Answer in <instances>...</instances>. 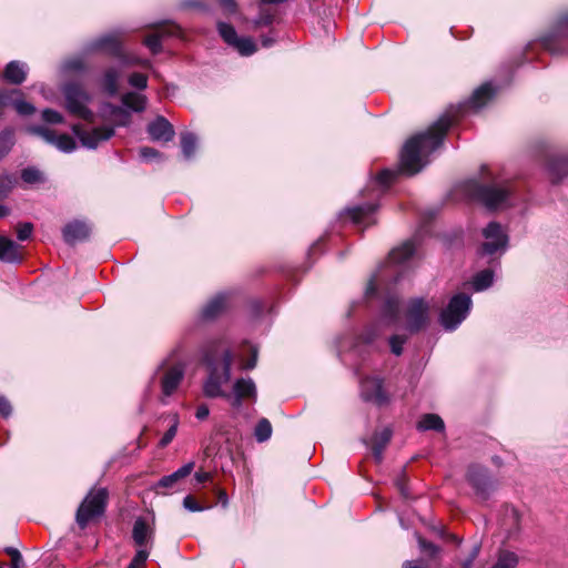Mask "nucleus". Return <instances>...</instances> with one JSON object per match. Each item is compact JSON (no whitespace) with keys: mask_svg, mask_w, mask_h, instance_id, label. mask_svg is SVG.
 Wrapping results in <instances>:
<instances>
[{"mask_svg":"<svg viewBox=\"0 0 568 568\" xmlns=\"http://www.w3.org/2000/svg\"><path fill=\"white\" fill-rule=\"evenodd\" d=\"M272 425L267 418H262L255 426L254 436L258 443L268 440L272 436Z\"/></svg>","mask_w":568,"mask_h":568,"instance_id":"obj_39","label":"nucleus"},{"mask_svg":"<svg viewBox=\"0 0 568 568\" xmlns=\"http://www.w3.org/2000/svg\"><path fill=\"white\" fill-rule=\"evenodd\" d=\"M14 145L13 129H4L0 132V161L11 151Z\"/></svg>","mask_w":568,"mask_h":568,"instance_id":"obj_38","label":"nucleus"},{"mask_svg":"<svg viewBox=\"0 0 568 568\" xmlns=\"http://www.w3.org/2000/svg\"><path fill=\"white\" fill-rule=\"evenodd\" d=\"M21 179L26 184L34 185L45 182L43 172L34 166H28L21 171Z\"/></svg>","mask_w":568,"mask_h":568,"instance_id":"obj_37","label":"nucleus"},{"mask_svg":"<svg viewBox=\"0 0 568 568\" xmlns=\"http://www.w3.org/2000/svg\"><path fill=\"white\" fill-rule=\"evenodd\" d=\"M273 22V14L267 10L261 9L260 14L253 20V27L255 29L261 27L270 26Z\"/></svg>","mask_w":568,"mask_h":568,"instance_id":"obj_48","label":"nucleus"},{"mask_svg":"<svg viewBox=\"0 0 568 568\" xmlns=\"http://www.w3.org/2000/svg\"><path fill=\"white\" fill-rule=\"evenodd\" d=\"M33 231V225L31 223H22L17 227V237L20 241L28 240Z\"/></svg>","mask_w":568,"mask_h":568,"instance_id":"obj_52","label":"nucleus"},{"mask_svg":"<svg viewBox=\"0 0 568 568\" xmlns=\"http://www.w3.org/2000/svg\"><path fill=\"white\" fill-rule=\"evenodd\" d=\"M548 171L556 181L568 176V156L552 155L548 159Z\"/></svg>","mask_w":568,"mask_h":568,"instance_id":"obj_27","label":"nucleus"},{"mask_svg":"<svg viewBox=\"0 0 568 568\" xmlns=\"http://www.w3.org/2000/svg\"><path fill=\"white\" fill-rule=\"evenodd\" d=\"M106 499L108 491L105 488L90 491L78 508L75 517L78 525L84 528L92 518L102 515L105 509Z\"/></svg>","mask_w":568,"mask_h":568,"instance_id":"obj_8","label":"nucleus"},{"mask_svg":"<svg viewBox=\"0 0 568 568\" xmlns=\"http://www.w3.org/2000/svg\"><path fill=\"white\" fill-rule=\"evenodd\" d=\"M139 155L142 160L148 162L162 159V154L158 150L150 146L140 148Z\"/></svg>","mask_w":568,"mask_h":568,"instance_id":"obj_49","label":"nucleus"},{"mask_svg":"<svg viewBox=\"0 0 568 568\" xmlns=\"http://www.w3.org/2000/svg\"><path fill=\"white\" fill-rule=\"evenodd\" d=\"M129 83L133 88L144 90L148 87V77L140 72H134L129 77Z\"/></svg>","mask_w":568,"mask_h":568,"instance_id":"obj_47","label":"nucleus"},{"mask_svg":"<svg viewBox=\"0 0 568 568\" xmlns=\"http://www.w3.org/2000/svg\"><path fill=\"white\" fill-rule=\"evenodd\" d=\"M102 111L112 118L119 119L118 125H126L130 121V113L122 106L105 103Z\"/></svg>","mask_w":568,"mask_h":568,"instance_id":"obj_35","label":"nucleus"},{"mask_svg":"<svg viewBox=\"0 0 568 568\" xmlns=\"http://www.w3.org/2000/svg\"><path fill=\"white\" fill-rule=\"evenodd\" d=\"M418 546L420 550L427 554L430 558H435L440 554V547L434 542L427 541L426 539L418 537Z\"/></svg>","mask_w":568,"mask_h":568,"instance_id":"obj_43","label":"nucleus"},{"mask_svg":"<svg viewBox=\"0 0 568 568\" xmlns=\"http://www.w3.org/2000/svg\"><path fill=\"white\" fill-rule=\"evenodd\" d=\"M132 539L138 549H150L153 546L154 529L143 518H138L132 528Z\"/></svg>","mask_w":568,"mask_h":568,"instance_id":"obj_18","label":"nucleus"},{"mask_svg":"<svg viewBox=\"0 0 568 568\" xmlns=\"http://www.w3.org/2000/svg\"><path fill=\"white\" fill-rule=\"evenodd\" d=\"M484 242L478 251L481 256L494 257L503 255L508 246V235L497 222H490L483 230Z\"/></svg>","mask_w":568,"mask_h":568,"instance_id":"obj_7","label":"nucleus"},{"mask_svg":"<svg viewBox=\"0 0 568 568\" xmlns=\"http://www.w3.org/2000/svg\"><path fill=\"white\" fill-rule=\"evenodd\" d=\"M181 32L180 27L173 23L162 24L156 28L153 34L148 36L143 43L150 49L153 54L162 51V39L166 37H175Z\"/></svg>","mask_w":568,"mask_h":568,"instance_id":"obj_19","label":"nucleus"},{"mask_svg":"<svg viewBox=\"0 0 568 568\" xmlns=\"http://www.w3.org/2000/svg\"><path fill=\"white\" fill-rule=\"evenodd\" d=\"M467 480L475 489L476 496L481 500H487L496 487V483L490 477L488 470L478 465H473L468 468Z\"/></svg>","mask_w":568,"mask_h":568,"instance_id":"obj_12","label":"nucleus"},{"mask_svg":"<svg viewBox=\"0 0 568 568\" xmlns=\"http://www.w3.org/2000/svg\"><path fill=\"white\" fill-rule=\"evenodd\" d=\"M219 3L229 14H233L237 11V3L235 0H219Z\"/></svg>","mask_w":568,"mask_h":568,"instance_id":"obj_56","label":"nucleus"},{"mask_svg":"<svg viewBox=\"0 0 568 568\" xmlns=\"http://www.w3.org/2000/svg\"><path fill=\"white\" fill-rule=\"evenodd\" d=\"M21 245L14 241L0 236V261L9 264H19L22 262Z\"/></svg>","mask_w":568,"mask_h":568,"instance_id":"obj_22","label":"nucleus"},{"mask_svg":"<svg viewBox=\"0 0 568 568\" xmlns=\"http://www.w3.org/2000/svg\"><path fill=\"white\" fill-rule=\"evenodd\" d=\"M17 179L12 174L0 175V199L6 197L14 187Z\"/></svg>","mask_w":568,"mask_h":568,"instance_id":"obj_42","label":"nucleus"},{"mask_svg":"<svg viewBox=\"0 0 568 568\" xmlns=\"http://www.w3.org/2000/svg\"><path fill=\"white\" fill-rule=\"evenodd\" d=\"M501 528L508 539L516 537L520 530V515L514 507H506L501 520Z\"/></svg>","mask_w":568,"mask_h":568,"instance_id":"obj_23","label":"nucleus"},{"mask_svg":"<svg viewBox=\"0 0 568 568\" xmlns=\"http://www.w3.org/2000/svg\"><path fill=\"white\" fill-rule=\"evenodd\" d=\"M194 477H195L196 481L201 484V483H205L206 480H209L211 475L205 471H197V473H195Z\"/></svg>","mask_w":568,"mask_h":568,"instance_id":"obj_61","label":"nucleus"},{"mask_svg":"<svg viewBox=\"0 0 568 568\" xmlns=\"http://www.w3.org/2000/svg\"><path fill=\"white\" fill-rule=\"evenodd\" d=\"M262 45L265 47V48H270L274 44L275 42V39L271 36H263L262 39Z\"/></svg>","mask_w":568,"mask_h":568,"instance_id":"obj_63","label":"nucleus"},{"mask_svg":"<svg viewBox=\"0 0 568 568\" xmlns=\"http://www.w3.org/2000/svg\"><path fill=\"white\" fill-rule=\"evenodd\" d=\"M121 78V72L114 67L108 68L102 77V87L109 95H115L119 91L118 82Z\"/></svg>","mask_w":568,"mask_h":568,"instance_id":"obj_29","label":"nucleus"},{"mask_svg":"<svg viewBox=\"0 0 568 568\" xmlns=\"http://www.w3.org/2000/svg\"><path fill=\"white\" fill-rule=\"evenodd\" d=\"M146 132L152 141L164 143L172 141L175 135L173 125L162 115L148 124Z\"/></svg>","mask_w":568,"mask_h":568,"instance_id":"obj_17","label":"nucleus"},{"mask_svg":"<svg viewBox=\"0 0 568 568\" xmlns=\"http://www.w3.org/2000/svg\"><path fill=\"white\" fill-rule=\"evenodd\" d=\"M217 31L224 42L241 55L250 57L256 52L257 45L251 37H239L234 27L226 22L217 23Z\"/></svg>","mask_w":568,"mask_h":568,"instance_id":"obj_10","label":"nucleus"},{"mask_svg":"<svg viewBox=\"0 0 568 568\" xmlns=\"http://www.w3.org/2000/svg\"><path fill=\"white\" fill-rule=\"evenodd\" d=\"M519 562L518 556L509 550H501L498 554L497 561L491 568H516Z\"/></svg>","mask_w":568,"mask_h":568,"instance_id":"obj_36","label":"nucleus"},{"mask_svg":"<svg viewBox=\"0 0 568 568\" xmlns=\"http://www.w3.org/2000/svg\"><path fill=\"white\" fill-rule=\"evenodd\" d=\"M178 427H179V417H178V415H173L172 424H171L170 428L165 432V434L163 435V437L161 438V440L159 443L160 447L164 448L173 440V438L176 435Z\"/></svg>","mask_w":568,"mask_h":568,"instance_id":"obj_41","label":"nucleus"},{"mask_svg":"<svg viewBox=\"0 0 568 568\" xmlns=\"http://www.w3.org/2000/svg\"><path fill=\"white\" fill-rule=\"evenodd\" d=\"M11 412L12 407L10 402L6 397L0 396V415L8 417L10 416Z\"/></svg>","mask_w":568,"mask_h":568,"instance_id":"obj_57","label":"nucleus"},{"mask_svg":"<svg viewBox=\"0 0 568 568\" xmlns=\"http://www.w3.org/2000/svg\"><path fill=\"white\" fill-rule=\"evenodd\" d=\"M115 58L120 61V63L123 67L142 65L145 68H151V62L149 60H142L136 57L130 55L124 51V48H122V57H115Z\"/></svg>","mask_w":568,"mask_h":568,"instance_id":"obj_40","label":"nucleus"},{"mask_svg":"<svg viewBox=\"0 0 568 568\" xmlns=\"http://www.w3.org/2000/svg\"><path fill=\"white\" fill-rule=\"evenodd\" d=\"M28 72V65L21 61H11L7 64L4 70V78L12 84H21Z\"/></svg>","mask_w":568,"mask_h":568,"instance_id":"obj_26","label":"nucleus"},{"mask_svg":"<svg viewBox=\"0 0 568 568\" xmlns=\"http://www.w3.org/2000/svg\"><path fill=\"white\" fill-rule=\"evenodd\" d=\"M430 306L424 298L416 297L408 301L405 310L406 329L416 334L429 324Z\"/></svg>","mask_w":568,"mask_h":568,"instance_id":"obj_9","label":"nucleus"},{"mask_svg":"<svg viewBox=\"0 0 568 568\" xmlns=\"http://www.w3.org/2000/svg\"><path fill=\"white\" fill-rule=\"evenodd\" d=\"M197 139L192 132H183L181 134L182 153L186 160H191L196 150Z\"/></svg>","mask_w":568,"mask_h":568,"instance_id":"obj_34","label":"nucleus"},{"mask_svg":"<svg viewBox=\"0 0 568 568\" xmlns=\"http://www.w3.org/2000/svg\"><path fill=\"white\" fill-rule=\"evenodd\" d=\"M122 33L119 31L102 34L88 43L83 50L85 53L104 52L110 57H122Z\"/></svg>","mask_w":568,"mask_h":568,"instance_id":"obj_11","label":"nucleus"},{"mask_svg":"<svg viewBox=\"0 0 568 568\" xmlns=\"http://www.w3.org/2000/svg\"><path fill=\"white\" fill-rule=\"evenodd\" d=\"M226 293H219L203 307L202 316L205 320H213L219 316L227 306Z\"/></svg>","mask_w":568,"mask_h":568,"instance_id":"obj_25","label":"nucleus"},{"mask_svg":"<svg viewBox=\"0 0 568 568\" xmlns=\"http://www.w3.org/2000/svg\"><path fill=\"white\" fill-rule=\"evenodd\" d=\"M361 396L365 402H371L378 406L385 405L388 402V397L383 388V379L375 376H367L361 379Z\"/></svg>","mask_w":568,"mask_h":568,"instance_id":"obj_15","label":"nucleus"},{"mask_svg":"<svg viewBox=\"0 0 568 568\" xmlns=\"http://www.w3.org/2000/svg\"><path fill=\"white\" fill-rule=\"evenodd\" d=\"M407 337L404 335L394 334L389 337L390 352L399 356L403 353V345L406 343Z\"/></svg>","mask_w":568,"mask_h":568,"instance_id":"obj_44","label":"nucleus"},{"mask_svg":"<svg viewBox=\"0 0 568 568\" xmlns=\"http://www.w3.org/2000/svg\"><path fill=\"white\" fill-rule=\"evenodd\" d=\"M29 130L62 152L69 153L75 150V141L69 134H57L53 130H50L45 126H32Z\"/></svg>","mask_w":568,"mask_h":568,"instance_id":"obj_16","label":"nucleus"},{"mask_svg":"<svg viewBox=\"0 0 568 568\" xmlns=\"http://www.w3.org/2000/svg\"><path fill=\"white\" fill-rule=\"evenodd\" d=\"M376 210L377 204L366 203L346 209L345 214L354 224L367 226L375 223L373 214Z\"/></svg>","mask_w":568,"mask_h":568,"instance_id":"obj_20","label":"nucleus"},{"mask_svg":"<svg viewBox=\"0 0 568 568\" xmlns=\"http://www.w3.org/2000/svg\"><path fill=\"white\" fill-rule=\"evenodd\" d=\"M495 93L496 90L490 82L484 83L474 91L467 102L444 113L425 132L412 136L402 149L399 170H383L377 176V183L386 189L399 172L414 175L422 171L428 163V156L442 145L446 132L457 120V115L468 111H479L494 98Z\"/></svg>","mask_w":568,"mask_h":568,"instance_id":"obj_1","label":"nucleus"},{"mask_svg":"<svg viewBox=\"0 0 568 568\" xmlns=\"http://www.w3.org/2000/svg\"><path fill=\"white\" fill-rule=\"evenodd\" d=\"M62 233L64 241L70 245H74L89 239L91 227L85 222L73 221L63 227Z\"/></svg>","mask_w":568,"mask_h":568,"instance_id":"obj_21","label":"nucleus"},{"mask_svg":"<svg viewBox=\"0 0 568 568\" xmlns=\"http://www.w3.org/2000/svg\"><path fill=\"white\" fill-rule=\"evenodd\" d=\"M194 468V463L190 462L180 467L174 473L163 476L156 484V488L172 489L183 478L187 477Z\"/></svg>","mask_w":568,"mask_h":568,"instance_id":"obj_24","label":"nucleus"},{"mask_svg":"<svg viewBox=\"0 0 568 568\" xmlns=\"http://www.w3.org/2000/svg\"><path fill=\"white\" fill-rule=\"evenodd\" d=\"M72 131L82 145L88 149H95L101 142L108 141L114 135V128L106 125L84 130L80 124H74Z\"/></svg>","mask_w":568,"mask_h":568,"instance_id":"obj_14","label":"nucleus"},{"mask_svg":"<svg viewBox=\"0 0 568 568\" xmlns=\"http://www.w3.org/2000/svg\"><path fill=\"white\" fill-rule=\"evenodd\" d=\"M479 551H480V545H478V544L474 545L469 556L462 561V564H460L462 568H471L475 559L479 555Z\"/></svg>","mask_w":568,"mask_h":568,"instance_id":"obj_54","label":"nucleus"},{"mask_svg":"<svg viewBox=\"0 0 568 568\" xmlns=\"http://www.w3.org/2000/svg\"><path fill=\"white\" fill-rule=\"evenodd\" d=\"M494 282V271L490 268L483 270L473 277V287L476 292H481L491 286Z\"/></svg>","mask_w":568,"mask_h":568,"instance_id":"obj_33","label":"nucleus"},{"mask_svg":"<svg viewBox=\"0 0 568 568\" xmlns=\"http://www.w3.org/2000/svg\"><path fill=\"white\" fill-rule=\"evenodd\" d=\"M183 506L189 511L195 513V511H203L204 509H207L209 507L201 506L193 496L189 495L184 497L183 499Z\"/></svg>","mask_w":568,"mask_h":568,"instance_id":"obj_53","label":"nucleus"},{"mask_svg":"<svg viewBox=\"0 0 568 568\" xmlns=\"http://www.w3.org/2000/svg\"><path fill=\"white\" fill-rule=\"evenodd\" d=\"M219 503L222 505V507L226 508L229 505V498L224 490H219L217 493Z\"/></svg>","mask_w":568,"mask_h":568,"instance_id":"obj_62","label":"nucleus"},{"mask_svg":"<svg viewBox=\"0 0 568 568\" xmlns=\"http://www.w3.org/2000/svg\"><path fill=\"white\" fill-rule=\"evenodd\" d=\"M42 119L47 123H61L63 121V116L61 113H59L55 110L52 109H45L42 111Z\"/></svg>","mask_w":568,"mask_h":568,"instance_id":"obj_51","label":"nucleus"},{"mask_svg":"<svg viewBox=\"0 0 568 568\" xmlns=\"http://www.w3.org/2000/svg\"><path fill=\"white\" fill-rule=\"evenodd\" d=\"M122 104L134 112H142L146 108L148 99L145 95L136 92H126L121 98Z\"/></svg>","mask_w":568,"mask_h":568,"instance_id":"obj_30","label":"nucleus"},{"mask_svg":"<svg viewBox=\"0 0 568 568\" xmlns=\"http://www.w3.org/2000/svg\"><path fill=\"white\" fill-rule=\"evenodd\" d=\"M203 361L207 367L209 376L203 385L206 397H224L235 408L242 406L245 398H256V386L251 378H240L234 383L233 394L225 393L222 386L231 378L233 354L221 339L209 341L203 346Z\"/></svg>","mask_w":568,"mask_h":568,"instance_id":"obj_2","label":"nucleus"},{"mask_svg":"<svg viewBox=\"0 0 568 568\" xmlns=\"http://www.w3.org/2000/svg\"><path fill=\"white\" fill-rule=\"evenodd\" d=\"M62 93L65 99V108L70 114L89 123L94 121V114L88 108L91 97L81 84L74 82L67 83L62 88Z\"/></svg>","mask_w":568,"mask_h":568,"instance_id":"obj_6","label":"nucleus"},{"mask_svg":"<svg viewBox=\"0 0 568 568\" xmlns=\"http://www.w3.org/2000/svg\"><path fill=\"white\" fill-rule=\"evenodd\" d=\"M471 304V298L468 294L458 293L454 295L439 314V323L444 329L455 331L466 320Z\"/></svg>","mask_w":568,"mask_h":568,"instance_id":"obj_5","label":"nucleus"},{"mask_svg":"<svg viewBox=\"0 0 568 568\" xmlns=\"http://www.w3.org/2000/svg\"><path fill=\"white\" fill-rule=\"evenodd\" d=\"M419 430H436L443 432L445 429L444 420L436 414H425L417 424Z\"/></svg>","mask_w":568,"mask_h":568,"instance_id":"obj_32","label":"nucleus"},{"mask_svg":"<svg viewBox=\"0 0 568 568\" xmlns=\"http://www.w3.org/2000/svg\"><path fill=\"white\" fill-rule=\"evenodd\" d=\"M149 558L148 549H138L134 557L126 568H144Z\"/></svg>","mask_w":568,"mask_h":568,"instance_id":"obj_45","label":"nucleus"},{"mask_svg":"<svg viewBox=\"0 0 568 568\" xmlns=\"http://www.w3.org/2000/svg\"><path fill=\"white\" fill-rule=\"evenodd\" d=\"M468 193L487 209L498 210L511 204L514 187L507 180L488 176L483 182H470Z\"/></svg>","mask_w":568,"mask_h":568,"instance_id":"obj_3","label":"nucleus"},{"mask_svg":"<svg viewBox=\"0 0 568 568\" xmlns=\"http://www.w3.org/2000/svg\"><path fill=\"white\" fill-rule=\"evenodd\" d=\"M12 568H21L22 565V556L20 552H14L11 558Z\"/></svg>","mask_w":568,"mask_h":568,"instance_id":"obj_60","label":"nucleus"},{"mask_svg":"<svg viewBox=\"0 0 568 568\" xmlns=\"http://www.w3.org/2000/svg\"><path fill=\"white\" fill-rule=\"evenodd\" d=\"M248 349L252 354V357L250 361L242 364L243 369H253L256 366L257 362V348L253 345H248Z\"/></svg>","mask_w":568,"mask_h":568,"instance_id":"obj_55","label":"nucleus"},{"mask_svg":"<svg viewBox=\"0 0 568 568\" xmlns=\"http://www.w3.org/2000/svg\"><path fill=\"white\" fill-rule=\"evenodd\" d=\"M375 292H376V278L373 277L366 286L365 294H366V296H371V295L375 294Z\"/></svg>","mask_w":568,"mask_h":568,"instance_id":"obj_59","label":"nucleus"},{"mask_svg":"<svg viewBox=\"0 0 568 568\" xmlns=\"http://www.w3.org/2000/svg\"><path fill=\"white\" fill-rule=\"evenodd\" d=\"M392 437V432L387 428L383 429L381 433L376 434L374 438V443L372 446V453L377 463H381L383 459V453L387 444L389 443Z\"/></svg>","mask_w":568,"mask_h":568,"instance_id":"obj_31","label":"nucleus"},{"mask_svg":"<svg viewBox=\"0 0 568 568\" xmlns=\"http://www.w3.org/2000/svg\"><path fill=\"white\" fill-rule=\"evenodd\" d=\"M159 372H162L160 377L162 394L169 397L178 389L184 377V365L182 363L168 365L166 362H163L158 368Z\"/></svg>","mask_w":568,"mask_h":568,"instance_id":"obj_13","label":"nucleus"},{"mask_svg":"<svg viewBox=\"0 0 568 568\" xmlns=\"http://www.w3.org/2000/svg\"><path fill=\"white\" fill-rule=\"evenodd\" d=\"M415 251V240H408L389 253V262L393 264H403L413 256Z\"/></svg>","mask_w":568,"mask_h":568,"instance_id":"obj_28","label":"nucleus"},{"mask_svg":"<svg viewBox=\"0 0 568 568\" xmlns=\"http://www.w3.org/2000/svg\"><path fill=\"white\" fill-rule=\"evenodd\" d=\"M403 568H424L419 561L416 560H406L403 564Z\"/></svg>","mask_w":568,"mask_h":568,"instance_id":"obj_64","label":"nucleus"},{"mask_svg":"<svg viewBox=\"0 0 568 568\" xmlns=\"http://www.w3.org/2000/svg\"><path fill=\"white\" fill-rule=\"evenodd\" d=\"M13 106L16 111L21 115H30L36 111V108L31 103L23 100L14 101Z\"/></svg>","mask_w":568,"mask_h":568,"instance_id":"obj_50","label":"nucleus"},{"mask_svg":"<svg viewBox=\"0 0 568 568\" xmlns=\"http://www.w3.org/2000/svg\"><path fill=\"white\" fill-rule=\"evenodd\" d=\"M400 311V298L394 293H388L381 311V321L373 323L362 333L356 346L373 344L383 334V325L396 326L399 324L402 320Z\"/></svg>","mask_w":568,"mask_h":568,"instance_id":"obj_4","label":"nucleus"},{"mask_svg":"<svg viewBox=\"0 0 568 568\" xmlns=\"http://www.w3.org/2000/svg\"><path fill=\"white\" fill-rule=\"evenodd\" d=\"M210 414V409L206 405L202 404L197 407L195 416L197 419L203 420L205 419Z\"/></svg>","mask_w":568,"mask_h":568,"instance_id":"obj_58","label":"nucleus"},{"mask_svg":"<svg viewBox=\"0 0 568 568\" xmlns=\"http://www.w3.org/2000/svg\"><path fill=\"white\" fill-rule=\"evenodd\" d=\"M65 71H83L85 69L84 60L81 57H74L63 62Z\"/></svg>","mask_w":568,"mask_h":568,"instance_id":"obj_46","label":"nucleus"}]
</instances>
